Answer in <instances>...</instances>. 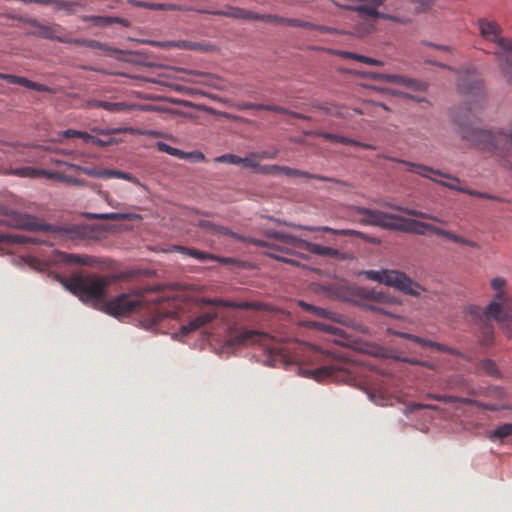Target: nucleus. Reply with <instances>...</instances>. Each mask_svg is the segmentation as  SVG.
I'll list each match as a JSON object with an SVG mask.
<instances>
[{
    "label": "nucleus",
    "instance_id": "obj_36",
    "mask_svg": "<svg viewBox=\"0 0 512 512\" xmlns=\"http://www.w3.org/2000/svg\"><path fill=\"white\" fill-rule=\"evenodd\" d=\"M240 165L245 168H252L258 172L260 166V160L258 158V154L256 152L249 153L246 157L242 158L240 161Z\"/></svg>",
    "mask_w": 512,
    "mask_h": 512
},
{
    "label": "nucleus",
    "instance_id": "obj_22",
    "mask_svg": "<svg viewBox=\"0 0 512 512\" xmlns=\"http://www.w3.org/2000/svg\"><path fill=\"white\" fill-rule=\"evenodd\" d=\"M86 105L88 108H102L111 113L127 112L133 109V105L124 102H108L101 100H89Z\"/></svg>",
    "mask_w": 512,
    "mask_h": 512
},
{
    "label": "nucleus",
    "instance_id": "obj_35",
    "mask_svg": "<svg viewBox=\"0 0 512 512\" xmlns=\"http://www.w3.org/2000/svg\"><path fill=\"white\" fill-rule=\"evenodd\" d=\"M8 240L12 241L13 243H18V244H27V243H33V244H42V243H47L46 241L40 239V238H37V237H28V236H25V235H21V234H11V235H7L6 236Z\"/></svg>",
    "mask_w": 512,
    "mask_h": 512
},
{
    "label": "nucleus",
    "instance_id": "obj_56",
    "mask_svg": "<svg viewBox=\"0 0 512 512\" xmlns=\"http://www.w3.org/2000/svg\"><path fill=\"white\" fill-rule=\"evenodd\" d=\"M357 61L369 64V65H382L381 61L364 56V55H359V57H357Z\"/></svg>",
    "mask_w": 512,
    "mask_h": 512
},
{
    "label": "nucleus",
    "instance_id": "obj_5",
    "mask_svg": "<svg viewBox=\"0 0 512 512\" xmlns=\"http://www.w3.org/2000/svg\"><path fill=\"white\" fill-rule=\"evenodd\" d=\"M481 37L494 45L493 53L505 80L512 84V38L502 36V28L495 21L480 18L477 22Z\"/></svg>",
    "mask_w": 512,
    "mask_h": 512
},
{
    "label": "nucleus",
    "instance_id": "obj_46",
    "mask_svg": "<svg viewBox=\"0 0 512 512\" xmlns=\"http://www.w3.org/2000/svg\"><path fill=\"white\" fill-rule=\"evenodd\" d=\"M177 316L174 311H158L152 318V324L156 325L160 323L164 318H175Z\"/></svg>",
    "mask_w": 512,
    "mask_h": 512
},
{
    "label": "nucleus",
    "instance_id": "obj_19",
    "mask_svg": "<svg viewBox=\"0 0 512 512\" xmlns=\"http://www.w3.org/2000/svg\"><path fill=\"white\" fill-rule=\"evenodd\" d=\"M0 79L6 80L11 84H18L28 89H32L38 92L54 93V90L44 84L33 82L25 77L16 76L12 74L0 73Z\"/></svg>",
    "mask_w": 512,
    "mask_h": 512
},
{
    "label": "nucleus",
    "instance_id": "obj_64",
    "mask_svg": "<svg viewBox=\"0 0 512 512\" xmlns=\"http://www.w3.org/2000/svg\"><path fill=\"white\" fill-rule=\"evenodd\" d=\"M338 54L342 58L354 59V60H357V57H359V55H360V54H356V53L348 52V51H340Z\"/></svg>",
    "mask_w": 512,
    "mask_h": 512
},
{
    "label": "nucleus",
    "instance_id": "obj_28",
    "mask_svg": "<svg viewBox=\"0 0 512 512\" xmlns=\"http://www.w3.org/2000/svg\"><path fill=\"white\" fill-rule=\"evenodd\" d=\"M462 404L466 405H473L480 409L487 410V411H500V410H511L512 406L506 405V404H500V403H489V402H483L478 400H473L470 398H458L457 401Z\"/></svg>",
    "mask_w": 512,
    "mask_h": 512
},
{
    "label": "nucleus",
    "instance_id": "obj_7",
    "mask_svg": "<svg viewBox=\"0 0 512 512\" xmlns=\"http://www.w3.org/2000/svg\"><path fill=\"white\" fill-rule=\"evenodd\" d=\"M267 235L270 238H273V239L277 240L278 242H280L281 245L275 244V243H270V242L263 241L260 239H251L250 242H251V244H253L255 246L267 247L269 249L287 253V254L290 253V247L305 249L310 253L320 255V256L335 257L339 253L337 249L322 246V245L315 244V243H310L308 241L299 239V238H297L293 235L287 234L285 232L269 231L267 233Z\"/></svg>",
    "mask_w": 512,
    "mask_h": 512
},
{
    "label": "nucleus",
    "instance_id": "obj_20",
    "mask_svg": "<svg viewBox=\"0 0 512 512\" xmlns=\"http://www.w3.org/2000/svg\"><path fill=\"white\" fill-rule=\"evenodd\" d=\"M385 0H369V5H360L354 8L359 16L366 21L375 20L377 18L388 19L389 16L377 11V7L381 6Z\"/></svg>",
    "mask_w": 512,
    "mask_h": 512
},
{
    "label": "nucleus",
    "instance_id": "obj_16",
    "mask_svg": "<svg viewBox=\"0 0 512 512\" xmlns=\"http://www.w3.org/2000/svg\"><path fill=\"white\" fill-rule=\"evenodd\" d=\"M398 335L400 337H402V338H405V339L411 340V341H413L415 343H418L423 348H430L432 350H435V351H438V352L448 353V354H451V355H459V352L456 351L454 348H451L449 346L443 345V344L438 343V342H434V341H431V340H428V339H425V338H421V337L413 335V334L404 333V332L403 333H399Z\"/></svg>",
    "mask_w": 512,
    "mask_h": 512
},
{
    "label": "nucleus",
    "instance_id": "obj_50",
    "mask_svg": "<svg viewBox=\"0 0 512 512\" xmlns=\"http://www.w3.org/2000/svg\"><path fill=\"white\" fill-rule=\"evenodd\" d=\"M256 153L258 154V158L260 161L263 159H274L278 156L279 149L275 148L272 150H264Z\"/></svg>",
    "mask_w": 512,
    "mask_h": 512
},
{
    "label": "nucleus",
    "instance_id": "obj_23",
    "mask_svg": "<svg viewBox=\"0 0 512 512\" xmlns=\"http://www.w3.org/2000/svg\"><path fill=\"white\" fill-rule=\"evenodd\" d=\"M370 399L377 405H393L397 398L386 387L379 386L369 392Z\"/></svg>",
    "mask_w": 512,
    "mask_h": 512
},
{
    "label": "nucleus",
    "instance_id": "obj_59",
    "mask_svg": "<svg viewBox=\"0 0 512 512\" xmlns=\"http://www.w3.org/2000/svg\"><path fill=\"white\" fill-rule=\"evenodd\" d=\"M280 174H284L287 176H297L299 173L298 169L286 167V166H280Z\"/></svg>",
    "mask_w": 512,
    "mask_h": 512
},
{
    "label": "nucleus",
    "instance_id": "obj_63",
    "mask_svg": "<svg viewBox=\"0 0 512 512\" xmlns=\"http://www.w3.org/2000/svg\"><path fill=\"white\" fill-rule=\"evenodd\" d=\"M436 407L429 404H423V403H414L411 405V410H420V409H435Z\"/></svg>",
    "mask_w": 512,
    "mask_h": 512
},
{
    "label": "nucleus",
    "instance_id": "obj_61",
    "mask_svg": "<svg viewBox=\"0 0 512 512\" xmlns=\"http://www.w3.org/2000/svg\"><path fill=\"white\" fill-rule=\"evenodd\" d=\"M284 25L292 26V27H301L302 20L294 19V18H285L284 17Z\"/></svg>",
    "mask_w": 512,
    "mask_h": 512
},
{
    "label": "nucleus",
    "instance_id": "obj_49",
    "mask_svg": "<svg viewBox=\"0 0 512 512\" xmlns=\"http://www.w3.org/2000/svg\"><path fill=\"white\" fill-rule=\"evenodd\" d=\"M487 396L498 400H502L505 398L506 392L501 387H493L489 389V391L487 392Z\"/></svg>",
    "mask_w": 512,
    "mask_h": 512
},
{
    "label": "nucleus",
    "instance_id": "obj_52",
    "mask_svg": "<svg viewBox=\"0 0 512 512\" xmlns=\"http://www.w3.org/2000/svg\"><path fill=\"white\" fill-rule=\"evenodd\" d=\"M467 194L472 195V196H477V197H479V198H485V199H491V200H498V201H501V202H504V201H505L504 199L497 198V197L492 196V195H490V194L482 193V192H478V191H474V190H469V191H467Z\"/></svg>",
    "mask_w": 512,
    "mask_h": 512
},
{
    "label": "nucleus",
    "instance_id": "obj_26",
    "mask_svg": "<svg viewBox=\"0 0 512 512\" xmlns=\"http://www.w3.org/2000/svg\"><path fill=\"white\" fill-rule=\"evenodd\" d=\"M83 21L92 22L95 26H109L114 23L121 24L124 27H129L130 22L127 19L120 18V17H109V16H96V15H90V16H83Z\"/></svg>",
    "mask_w": 512,
    "mask_h": 512
},
{
    "label": "nucleus",
    "instance_id": "obj_13",
    "mask_svg": "<svg viewBox=\"0 0 512 512\" xmlns=\"http://www.w3.org/2000/svg\"><path fill=\"white\" fill-rule=\"evenodd\" d=\"M350 211L359 214L361 217L357 221L362 225L376 226L384 229L393 230L396 219L395 214H389L380 210L368 209L361 206H351Z\"/></svg>",
    "mask_w": 512,
    "mask_h": 512
},
{
    "label": "nucleus",
    "instance_id": "obj_24",
    "mask_svg": "<svg viewBox=\"0 0 512 512\" xmlns=\"http://www.w3.org/2000/svg\"><path fill=\"white\" fill-rule=\"evenodd\" d=\"M309 231H322L326 233H331L334 235H341V236H355L358 238H361L367 242H374L372 238H370L368 235L364 234L363 232L352 230V229H333L327 226L322 227H306Z\"/></svg>",
    "mask_w": 512,
    "mask_h": 512
},
{
    "label": "nucleus",
    "instance_id": "obj_9",
    "mask_svg": "<svg viewBox=\"0 0 512 512\" xmlns=\"http://www.w3.org/2000/svg\"><path fill=\"white\" fill-rule=\"evenodd\" d=\"M367 277L371 280L395 287L410 295H419L421 287L413 282L404 273L395 270L368 271Z\"/></svg>",
    "mask_w": 512,
    "mask_h": 512
},
{
    "label": "nucleus",
    "instance_id": "obj_53",
    "mask_svg": "<svg viewBox=\"0 0 512 512\" xmlns=\"http://www.w3.org/2000/svg\"><path fill=\"white\" fill-rule=\"evenodd\" d=\"M429 398H432V399H435V400H438V401H442V402H445V403H452V402H456L457 401V397L455 396H450V395H428Z\"/></svg>",
    "mask_w": 512,
    "mask_h": 512
},
{
    "label": "nucleus",
    "instance_id": "obj_12",
    "mask_svg": "<svg viewBox=\"0 0 512 512\" xmlns=\"http://www.w3.org/2000/svg\"><path fill=\"white\" fill-rule=\"evenodd\" d=\"M270 340L271 338L267 333L244 327H236L229 331L226 345L229 347L268 345Z\"/></svg>",
    "mask_w": 512,
    "mask_h": 512
},
{
    "label": "nucleus",
    "instance_id": "obj_40",
    "mask_svg": "<svg viewBox=\"0 0 512 512\" xmlns=\"http://www.w3.org/2000/svg\"><path fill=\"white\" fill-rule=\"evenodd\" d=\"M157 147H158L159 151L165 152L169 155L176 156L181 159H184L186 156L185 152H183L177 148L171 147L170 145H168L165 142H158Z\"/></svg>",
    "mask_w": 512,
    "mask_h": 512
},
{
    "label": "nucleus",
    "instance_id": "obj_57",
    "mask_svg": "<svg viewBox=\"0 0 512 512\" xmlns=\"http://www.w3.org/2000/svg\"><path fill=\"white\" fill-rule=\"evenodd\" d=\"M96 263L97 260L94 257L88 255H81L80 265L94 266Z\"/></svg>",
    "mask_w": 512,
    "mask_h": 512
},
{
    "label": "nucleus",
    "instance_id": "obj_58",
    "mask_svg": "<svg viewBox=\"0 0 512 512\" xmlns=\"http://www.w3.org/2000/svg\"><path fill=\"white\" fill-rule=\"evenodd\" d=\"M185 158H191L194 162H202L205 160V156L202 152L186 153Z\"/></svg>",
    "mask_w": 512,
    "mask_h": 512
},
{
    "label": "nucleus",
    "instance_id": "obj_15",
    "mask_svg": "<svg viewBox=\"0 0 512 512\" xmlns=\"http://www.w3.org/2000/svg\"><path fill=\"white\" fill-rule=\"evenodd\" d=\"M469 313L472 316L473 320H475L480 326V344L484 347L492 346L494 344V326L491 323L492 319H486L481 315L472 313L471 307L469 308Z\"/></svg>",
    "mask_w": 512,
    "mask_h": 512
},
{
    "label": "nucleus",
    "instance_id": "obj_6",
    "mask_svg": "<svg viewBox=\"0 0 512 512\" xmlns=\"http://www.w3.org/2000/svg\"><path fill=\"white\" fill-rule=\"evenodd\" d=\"M307 357L318 365L315 369L309 370L307 374L316 381L331 379L336 382H350L353 377L351 372L331 358L330 352H325L314 347H308Z\"/></svg>",
    "mask_w": 512,
    "mask_h": 512
},
{
    "label": "nucleus",
    "instance_id": "obj_1",
    "mask_svg": "<svg viewBox=\"0 0 512 512\" xmlns=\"http://www.w3.org/2000/svg\"><path fill=\"white\" fill-rule=\"evenodd\" d=\"M112 282L113 277L107 275L75 273L66 279L65 286L81 301L116 318L128 316L142 307L143 296L138 293H123L105 300Z\"/></svg>",
    "mask_w": 512,
    "mask_h": 512
},
{
    "label": "nucleus",
    "instance_id": "obj_55",
    "mask_svg": "<svg viewBox=\"0 0 512 512\" xmlns=\"http://www.w3.org/2000/svg\"><path fill=\"white\" fill-rule=\"evenodd\" d=\"M64 39L67 41H62V43L73 44L76 46H84L85 39L81 38H72L70 36L64 35Z\"/></svg>",
    "mask_w": 512,
    "mask_h": 512
},
{
    "label": "nucleus",
    "instance_id": "obj_21",
    "mask_svg": "<svg viewBox=\"0 0 512 512\" xmlns=\"http://www.w3.org/2000/svg\"><path fill=\"white\" fill-rule=\"evenodd\" d=\"M218 316V313L216 310H210L207 312H204L197 316L196 318L189 321L186 325H183L181 327V332L184 335H187L191 332H194L198 330L199 328L203 327L204 325L210 323L214 319H216Z\"/></svg>",
    "mask_w": 512,
    "mask_h": 512
},
{
    "label": "nucleus",
    "instance_id": "obj_2",
    "mask_svg": "<svg viewBox=\"0 0 512 512\" xmlns=\"http://www.w3.org/2000/svg\"><path fill=\"white\" fill-rule=\"evenodd\" d=\"M460 127L461 137L480 150L494 152L502 158L504 165L512 171V128L508 133L479 129L467 124L460 116H455Z\"/></svg>",
    "mask_w": 512,
    "mask_h": 512
},
{
    "label": "nucleus",
    "instance_id": "obj_38",
    "mask_svg": "<svg viewBox=\"0 0 512 512\" xmlns=\"http://www.w3.org/2000/svg\"><path fill=\"white\" fill-rule=\"evenodd\" d=\"M396 209L401 211V212H403V213H405V214H407V215H411V216H415V217H419V218H423V219H429V220H433V221H436V222L443 223V221L440 220L439 218L434 217V216H432L430 214H427V213L415 210V209L402 208V207H396Z\"/></svg>",
    "mask_w": 512,
    "mask_h": 512
},
{
    "label": "nucleus",
    "instance_id": "obj_39",
    "mask_svg": "<svg viewBox=\"0 0 512 512\" xmlns=\"http://www.w3.org/2000/svg\"><path fill=\"white\" fill-rule=\"evenodd\" d=\"M313 324L315 327H317L318 329H320L322 331L328 332L333 335H338V336L344 338L343 330L333 324H327L324 322H314Z\"/></svg>",
    "mask_w": 512,
    "mask_h": 512
},
{
    "label": "nucleus",
    "instance_id": "obj_54",
    "mask_svg": "<svg viewBox=\"0 0 512 512\" xmlns=\"http://www.w3.org/2000/svg\"><path fill=\"white\" fill-rule=\"evenodd\" d=\"M117 171L118 170L101 168V173L99 175L100 178L103 179L117 178Z\"/></svg>",
    "mask_w": 512,
    "mask_h": 512
},
{
    "label": "nucleus",
    "instance_id": "obj_31",
    "mask_svg": "<svg viewBox=\"0 0 512 512\" xmlns=\"http://www.w3.org/2000/svg\"><path fill=\"white\" fill-rule=\"evenodd\" d=\"M162 48H178L185 50H206V46L196 42L178 40V41H166L158 44Z\"/></svg>",
    "mask_w": 512,
    "mask_h": 512
},
{
    "label": "nucleus",
    "instance_id": "obj_44",
    "mask_svg": "<svg viewBox=\"0 0 512 512\" xmlns=\"http://www.w3.org/2000/svg\"><path fill=\"white\" fill-rule=\"evenodd\" d=\"M96 219L102 220H125L127 219V215L123 213H104V214H95L93 216Z\"/></svg>",
    "mask_w": 512,
    "mask_h": 512
},
{
    "label": "nucleus",
    "instance_id": "obj_8",
    "mask_svg": "<svg viewBox=\"0 0 512 512\" xmlns=\"http://www.w3.org/2000/svg\"><path fill=\"white\" fill-rule=\"evenodd\" d=\"M393 230L424 235L426 232H431L437 236L443 237L451 242L478 249L477 242L457 235L449 230L442 229L435 225L421 222L413 219H406L402 216L396 215Z\"/></svg>",
    "mask_w": 512,
    "mask_h": 512
},
{
    "label": "nucleus",
    "instance_id": "obj_29",
    "mask_svg": "<svg viewBox=\"0 0 512 512\" xmlns=\"http://www.w3.org/2000/svg\"><path fill=\"white\" fill-rule=\"evenodd\" d=\"M373 78L383 80L388 83L404 85L410 88H418L420 86V83L416 80L395 74H374Z\"/></svg>",
    "mask_w": 512,
    "mask_h": 512
},
{
    "label": "nucleus",
    "instance_id": "obj_41",
    "mask_svg": "<svg viewBox=\"0 0 512 512\" xmlns=\"http://www.w3.org/2000/svg\"><path fill=\"white\" fill-rule=\"evenodd\" d=\"M241 157L235 154H224L215 158V162L240 165Z\"/></svg>",
    "mask_w": 512,
    "mask_h": 512
},
{
    "label": "nucleus",
    "instance_id": "obj_14",
    "mask_svg": "<svg viewBox=\"0 0 512 512\" xmlns=\"http://www.w3.org/2000/svg\"><path fill=\"white\" fill-rule=\"evenodd\" d=\"M209 304L229 308L254 310V311H273V307L267 303L259 301H230V300H209Z\"/></svg>",
    "mask_w": 512,
    "mask_h": 512
},
{
    "label": "nucleus",
    "instance_id": "obj_48",
    "mask_svg": "<svg viewBox=\"0 0 512 512\" xmlns=\"http://www.w3.org/2000/svg\"><path fill=\"white\" fill-rule=\"evenodd\" d=\"M301 27L302 28H306V29L317 30V31H320V32H331L332 31V29L327 27V26L317 25V24H314V23H311V22H308V21H303V20H302Z\"/></svg>",
    "mask_w": 512,
    "mask_h": 512
},
{
    "label": "nucleus",
    "instance_id": "obj_47",
    "mask_svg": "<svg viewBox=\"0 0 512 512\" xmlns=\"http://www.w3.org/2000/svg\"><path fill=\"white\" fill-rule=\"evenodd\" d=\"M259 110H266V111L276 112L279 114H290V112L286 108L279 106V105L262 104V106H259Z\"/></svg>",
    "mask_w": 512,
    "mask_h": 512
},
{
    "label": "nucleus",
    "instance_id": "obj_11",
    "mask_svg": "<svg viewBox=\"0 0 512 512\" xmlns=\"http://www.w3.org/2000/svg\"><path fill=\"white\" fill-rule=\"evenodd\" d=\"M461 94L467 97L466 110L472 112L483 107L485 101L484 84L479 78L466 75L458 80Z\"/></svg>",
    "mask_w": 512,
    "mask_h": 512
},
{
    "label": "nucleus",
    "instance_id": "obj_27",
    "mask_svg": "<svg viewBox=\"0 0 512 512\" xmlns=\"http://www.w3.org/2000/svg\"><path fill=\"white\" fill-rule=\"evenodd\" d=\"M300 306L307 312L317 316V317H320V318H323V319H328V320H331L333 322H341V318L342 316L336 312H331V311H328L324 308H321V307H317V306H314V305H311V304H308V303H305V302H300Z\"/></svg>",
    "mask_w": 512,
    "mask_h": 512
},
{
    "label": "nucleus",
    "instance_id": "obj_10",
    "mask_svg": "<svg viewBox=\"0 0 512 512\" xmlns=\"http://www.w3.org/2000/svg\"><path fill=\"white\" fill-rule=\"evenodd\" d=\"M393 160L396 162L405 164L407 166V171H410V172L419 174L423 177L429 178L432 181H434L442 186L448 187L449 189L463 192L466 194H467V191H469V189H464L459 186L460 180L455 176H452V175L446 174V173H442L440 170H435L431 167H428V166H425L422 164H416V163L408 162L405 160H399V159H393Z\"/></svg>",
    "mask_w": 512,
    "mask_h": 512
},
{
    "label": "nucleus",
    "instance_id": "obj_62",
    "mask_svg": "<svg viewBox=\"0 0 512 512\" xmlns=\"http://www.w3.org/2000/svg\"><path fill=\"white\" fill-rule=\"evenodd\" d=\"M83 171L86 175L100 178L101 168H84Z\"/></svg>",
    "mask_w": 512,
    "mask_h": 512
},
{
    "label": "nucleus",
    "instance_id": "obj_37",
    "mask_svg": "<svg viewBox=\"0 0 512 512\" xmlns=\"http://www.w3.org/2000/svg\"><path fill=\"white\" fill-rule=\"evenodd\" d=\"M55 10H64L69 14L75 12V7L80 6L77 2L63 1V0H54L53 5Z\"/></svg>",
    "mask_w": 512,
    "mask_h": 512
},
{
    "label": "nucleus",
    "instance_id": "obj_18",
    "mask_svg": "<svg viewBox=\"0 0 512 512\" xmlns=\"http://www.w3.org/2000/svg\"><path fill=\"white\" fill-rule=\"evenodd\" d=\"M33 25L38 29L35 32V35H37L41 38L55 40L60 43H62V41H66L64 39V35L62 34L63 28L59 24L44 25V24L38 23L37 21H34Z\"/></svg>",
    "mask_w": 512,
    "mask_h": 512
},
{
    "label": "nucleus",
    "instance_id": "obj_60",
    "mask_svg": "<svg viewBox=\"0 0 512 512\" xmlns=\"http://www.w3.org/2000/svg\"><path fill=\"white\" fill-rule=\"evenodd\" d=\"M259 106H262V104H255L251 102H242L238 104V108L240 110H250V109H257L259 110Z\"/></svg>",
    "mask_w": 512,
    "mask_h": 512
},
{
    "label": "nucleus",
    "instance_id": "obj_17",
    "mask_svg": "<svg viewBox=\"0 0 512 512\" xmlns=\"http://www.w3.org/2000/svg\"><path fill=\"white\" fill-rule=\"evenodd\" d=\"M177 250L183 254H186L192 258L199 260L200 262L218 261L222 264H231L234 262L232 258L216 256L208 252L200 251L195 248L178 246Z\"/></svg>",
    "mask_w": 512,
    "mask_h": 512
},
{
    "label": "nucleus",
    "instance_id": "obj_25",
    "mask_svg": "<svg viewBox=\"0 0 512 512\" xmlns=\"http://www.w3.org/2000/svg\"><path fill=\"white\" fill-rule=\"evenodd\" d=\"M198 225H199V227H201L207 231H210L213 234L229 235L237 240L251 243L250 240L252 238L241 237L238 234L231 232L228 228H226L224 226L216 225L208 220H201V221H199Z\"/></svg>",
    "mask_w": 512,
    "mask_h": 512
},
{
    "label": "nucleus",
    "instance_id": "obj_42",
    "mask_svg": "<svg viewBox=\"0 0 512 512\" xmlns=\"http://www.w3.org/2000/svg\"><path fill=\"white\" fill-rule=\"evenodd\" d=\"M258 173L264 175H279L280 174V165H260L258 169Z\"/></svg>",
    "mask_w": 512,
    "mask_h": 512
},
{
    "label": "nucleus",
    "instance_id": "obj_4",
    "mask_svg": "<svg viewBox=\"0 0 512 512\" xmlns=\"http://www.w3.org/2000/svg\"><path fill=\"white\" fill-rule=\"evenodd\" d=\"M1 222L7 224L8 226L26 229L32 231H46L49 232L54 240L58 241H75L81 240L86 236L85 228L80 225H66V226H57L44 224L36 217L30 216L28 214H23L20 212H11L6 215V218L1 220Z\"/></svg>",
    "mask_w": 512,
    "mask_h": 512
},
{
    "label": "nucleus",
    "instance_id": "obj_33",
    "mask_svg": "<svg viewBox=\"0 0 512 512\" xmlns=\"http://www.w3.org/2000/svg\"><path fill=\"white\" fill-rule=\"evenodd\" d=\"M509 436H512V423H505V424L498 426L495 430H493L489 434V439L491 441H496V440L503 441L504 439L508 438Z\"/></svg>",
    "mask_w": 512,
    "mask_h": 512
},
{
    "label": "nucleus",
    "instance_id": "obj_32",
    "mask_svg": "<svg viewBox=\"0 0 512 512\" xmlns=\"http://www.w3.org/2000/svg\"><path fill=\"white\" fill-rule=\"evenodd\" d=\"M321 137H323L325 140L330 141V142L340 143V144H344V145L359 146V147H362V148H365V149H370L371 148L370 145L362 144V143L357 142L355 140H352L350 138H347V137H344V136H340V135H337V134H333V133L325 132V133L321 134Z\"/></svg>",
    "mask_w": 512,
    "mask_h": 512
},
{
    "label": "nucleus",
    "instance_id": "obj_45",
    "mask_svg": "<svg viewBox=\"0 0 512 512\" xmlns=\"http://www.w3.org/2000/svg\"><path fill=\"white\" fill-rule=\"evenodd\" d=\"M299 173L300 174H297V177H305V178L317 179V180H321V181H330V182L340 183V181H338L334 178H330V177H326V176H322V175H318V174H311L309 172L302 171V170H299Z\"/></svg>",
    "mask_w": 512,
    "mask_h": 512
},
{
    "label": "nucleus",
    "instance_id": "obj_43",
    "mask_svg": "<svg viewBox=\"0 0 512 512\" xmlns=\"http://www.w3.org/2000/svg\"><path fill=\"white\" fill-rule=\"evenodd\" d=\"M258 18H254V20H261L271 23H277V24H283L284 23V17L278 16V15H271V14H259L257 13Z\"/></svg>",
    "mask_w": 512,
    "mask_h": 512
},
{
    "label": "nucleus",
    "instance_id": "obj_34",
    "mask_svg": "<svg viewBox=\"0 0 512 512\" xmlns=\"http://www.w3.org/2000/svg\"><path fill=\"white\" fill-rule=\"evenodd\" d=\"M480 369L488 376L491 377H500V370L495 363V361L491 359H484L479 364Z\"/></svg>",
    "mask_w": 512,
    "mask_h": 512
},
{
    "label": "nucleus",
    "instance_id": "obj_3",
    "mask_svg": "<svg viewBox=\"0 0 512 512\" xmlns=\"http://www.w3.org/2000/svg\"><path fill=\"white\" fill-rule=\"evenodd\" d=\"M490 286L495 294L486 308L472 306L471 312L481 315L486 319H494L504 333L512 336V296L507 293V282L503 277H495L491 280Z\"/></svg>",
    "mask_w": 512,
    "mask_h": 512
},
{
    "label": "nucleus",
    "instance_id": "obj_51",
    "mask_svg": "<svg viewBox=\"0 0 512 512\" xmlns=\"http://www.w3.org/2000/svg\"><path fill=\"white\" fill-rule=\"evenodd\" d=\"M84 46L92 49L108 50L106 44L93 39H85Z\"/></svg>",
    "mask_w": 512,
    "mask_h": 512
},
{
    "label": "nucleus",
    "instance_id": "obj_30",
    "mask_svg": "<svg viewBox=\"0 0 512 512\" xmlns=\"http://www.w3.org/2000/svg\"><path fill=\"white\" fill-rule=\"evenodd\" d=\"M215 15L235 18V19H244V20H254V18H258L257 13L239 8V7H231L227 11H217L214 13Z\"/></svg>",
    "mask_w": 512,
    "mask_h": 512
}]
</instances>
